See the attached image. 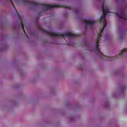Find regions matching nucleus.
<instances>
[{"mask_svg":"<svg viewBox=\"0 0 127 127\" xmlns=\"http://www.w3.org/2000/svg\"><path fill=\"white\" fill-rule=\"evenodd\" d=\"M102 12H103V15L101 16L100 22L102 25L103 28L100 30L99 33L98 34V38L96 40V44L94 48V49H91V47L89 45H86L87 47H89L87 49V50L90 51H92L93 52H96L100 56V57L103 60H106V61H113L114 59L104 55L100 51L99 48V44L101 42V40L103 39V41H107L109 40V35H107L106 33V31L105 30L106 26L107 25V22L106 21V17L107 15H111L112 13L110 11V8L108 7L107 4L103 2L102 3Z\"/></svg>","mask_w":127,"mask_h":127,"instance_id":"nucleus-1","label":"nucleus"},{"mask_svg":"<svg viewBox=\"0 0 127 127\" xmlns=\"http://www.w3.org/2000/svg\"><path fill=\"white\" fill-rule=\"evenodd\" d=\"M50 36L52 37H63L64 40L66 41V38H75V37H78V35L73 34L71 32L66 33L64 34H57L56 33L51 32L49 33Z\"/></svg>","mask_w":127,"mask_h":127,"instance_id":"nucleus-2","label":"nucleus"},{"mask_svg":"<svg viewBox=\"0 0 127 127\" xmlns=\"http://www.w3.org/2000/svg\"><path fill=\"white\" fill-rule=\"evenodd\" d=\"M28 3H30L31 5H33V6H41L45 10H49V11H52L53 9L56 7L55 5L40 3L34 1H29Z\"/></svg>","mask_w":127,"mask_h":127,"instance_id":"nucleus-3","label":"nucleus"},{"mask_svg":"<svg viewBox=\"0 0 127 127\" xmlns=\"http://www.w3.org/2000/svg\"><path fill=\"white\" fill-rule=\"evenodd\" d=\"M116 15L118 19L121 21H123L124 22L127 21V14L125 10H122L119 11V12L116 14Z\"/></svg>","mask_w":127,"mask_h":127,"instance_id":"nucleus-4","label":"nucleus"},{"mask_svg":"<svg viewBox=\"0 0 127 127\" xmlns=\"http://www.w3.org/2000/svg\"><path fill=\"white\" fill-rule=\"evenodd\" d=\"M96 23V21L93 20H85V28L87 29L88 27H92Z\"/></svg>","mask_w":127,"mask_h":127,"instance_id":"nucleus-5","label":"nucleus"},{"mask_svg":"<svg viewBox=\"0 0 127 127\" xmlns=\"http://www.w3.org/2000/svg\"><path fill=\"white\" fill-rule=\"evenodd\" d=\"M126 52H127V49H124L123 51H120V54H119V57L123 56Z\"/></svg>","mask_w":127,"mask_h":127,"instance_id":"nucleus-6","label":"nucleus"},{"mask_svg":"<svg viewBox=\"0 0 127 127\" xmlns=\"http://www.w3.org/2000/svg\"><path fill=\"white\" fill-rule=\"evenodd\" d=\"M14 1H15V2H16V1H17V0H14ZM9 1H10V2H11L12 4L13 5V6L14 8V9H15V6H14V5H13V2H12V0H9Z\"/></svg>","mask_w":127,"mask_h":127,"instance_id":"nucleus-7","label":"nucleus"},{"mask_svg":"<svg viewBox=\"0 0 127 127\" xmlns=\"http://www.w3.org/2000/svg\"><path fill=\"white\" fill-rule=\"evenodd\" d=\"M21 25H22V28L23 30V31H24V33H25V31H24V27L23 26V24H22V23H21ZM25 34H26V33H25Z\"/></svg>","mask_w":127,"mask_h":127,"instance_id":"nucleus-8","label":"nucleus"},{"mask_svg":"<svg viewBox=\"0 0 127 127\" xmlns=\"http://www.w3.org/2000/svg\"><path fill=\"white\" fill-rule=\"evenodd\" d=\"M122 36H123V34H121V35H120V38H122Z\"/></svg>","mask_w":127,"mask_h":127,"instance_id":"nucleus-9","label":"nucleus"},{"mask_svg":"<svg viewBox=\"0 0 127 127\" xmlns=\"http://www.w3.org/2000/svg\"><path fill=\"white\" fill-rule=\"evenodd\" d=\"M16 13L18 15H19L18 13L17 12V11H16Z\"/></svg>","mask_w":127,"mask_h":127,"instance_id":"nucleus-10","label":"nucleus"}]
</instances>
